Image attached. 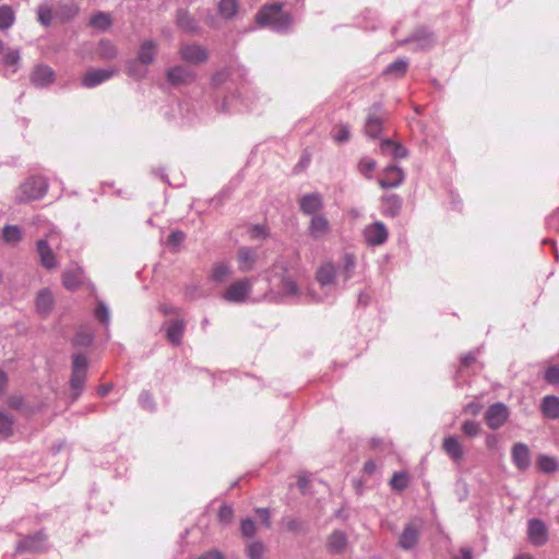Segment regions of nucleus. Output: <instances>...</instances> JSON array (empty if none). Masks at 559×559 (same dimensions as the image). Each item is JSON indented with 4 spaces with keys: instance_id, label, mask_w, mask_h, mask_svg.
I'll return each instance as SVG.
<instances>
[{
    "instance_id": "nucleus-45",
    "label": "nucleus",
    "mask_w": 559,
    "mask_h": 559,
    "mask_svg": "<svg viewBox=\"0 0 559 559\" xmlns=\"http://www.w3.org/2000/svg\"><path fill=\"white\" fill-rule=\"evenodd\" d=\"M95 318L105 325L109 324L110 312L109 308L104 301H98L94 311Z\"/></svg>"
},
{
    "instance_id": "nucleus-1",
    "label": "nucleus",
    "mask_w": 559,
    "mask_h": 559,
    "mask_svg": "<svg viewBox=\"0 0 559 559\" xmlns=\"http://www.w3.org/2000/svg\"><path fill=\"white\" fill-rule=\"evenodd\" d=\"M255 19L261 26H270L276 32L287 31L293 23L292 15L283 12L280 3L263 7Z\"/></svg>"
},
{
    "instance_id": "nucleus-53",
    "label": "nucleus",
    "mask_w": 559,
    "mask_h": 559,
    "mask_svg": "<svg viewBox=\"0 0 559 559\" xmlns=\"http://www.w3.org/2000/svg\"><path fill=\"white\" fill-rule=\"evenodd\" d=\"M240 531L242 536L251 538L255 535V523L251 519H243L240 523Z\"/></svg>"
},
{
    "instance_id": "nucleus-50",
    "label": "nucleus",
    "mask_w": 559,
    "mask_h": 559,
    "mask_svg": "<svg viewBox=\"0 0 559 559\" xmlns=\"http://www.w3.org/2000/svg\"><path fill=\"white\" fill-rule=\"evenodd\" d=\"M480 424L475 421V420H465L463 424H462V431L467 436V437H476L479 435L480 432Z\"/></svg>"
},
{
    "instance_id": "nucleus-16",
    "label": "nucleus",
    "mask_w": 559,
    "mask_h": 559,
    "mask_svg": "<svg viewBox=\"0 0 559 559\" xmlns=\"http://www.w3.org/2000/svg\"><path fill=\"white\" fill-rule=\"evenodd\" d=\"M418 540L419 525L415 522L407 523L400 536L399 546L404 550H412L416 547Z\"/></svg>"
},
{
    "instance_id": "nucleus-35",
    "label": "nucleus",
    "mask_w": 559,
    "mask_h": 559,
    "mask_svg": "<svg viewBox=\"0 0 559 559\" xmlns=\"http://www.w3.org/2000/svg\"><path fill=\"white\" fill-rule=\"evenodd\" d=\"M146 66L141 64V62L135 58L133 60H129L126 64L128 75L132 76L135 80H142L146 76L147 70Z\"/></svg>"
},
{
    "instance_id": "nucleus-24",
    "label": "nucleus",
    "mask_w": 559,
    "mask_h": 559,
    "mask_svg": "<svg viewBox=\"0 0 559 559\" xmlns=\"http://www.w3.org/2000/svg\"><path fill=\"white\" fill-rule=\"evenodd\" d=\"M55 298L50 289L43 288L37 293L35 306L38 313L47 316L53 307Z\"/></svg>"
},
{
    "instance_id": "nucleus-26",
    "label": "nucleus",
    "mask_w": 559,
    "mask_h": 559,
    "mask_svg": "<svg viewBox=\"0 0 559 559\" xmlns=\"http://www.w3.org/2000/svg\"><path fill=\"white\" fill-rule=\"evenodd\" d=\"M540 411L548 419L559 418V397L556 395H546L540 403Z\"/></svg>"
},
{
    "instance_id": "nucleus-39",
    "label": "nucleus",
    "mask_w": 559,
    "mask_h": 559,
    "mask_svg": "<svg viewBox=\"0 0 559 559\" xmlns=\"http://www.w3.org/2000/svg\"><path fill=\"white\" fill-rule=\"evenodd\" d=\"M94 335L93 332L88 329H82L76 332L72 340V344L76 347H86L90 346L93 342Z\"/></svg>"
},
{
    "instance_id": "nucleus-54",
    "label": "nucleus",
    "mask_w": 559,
    "mask_h": 559,
    "mask_svg": "<svg viewBox=\"0 0 559 559\" xmlns=\"http://www.w3.org/2000/svg\"><path fill=\"white\" fill-rule=\"evenodd\" d=\"M234 519V510L230 506L223 504L218 511V520L222 524L228 525Z\"/></svg>"
},
{
    "instance_id": "nucleus-57",
    "label": "nucleus",
    "mask_w": 559,
    "mask_h": 559,
    "mask_svg": "<svg viewBox=\"0 0 559 559\" xmlns=\"http://www.w3.org/2000/svg\"><path fill=\"white\" fill-rule=\"evenodd\" d=\"M20 61V51L16 49H8L3 56V63L7 67L16 66Z\"/></svg>"
},
{
    "instance_id": "nucleus-46",
    "label": "nucleus",
    "mask_w": 559,
    "mask_h": 559,
    "mask_svg": "<svg viewBox=\"0 0 559 559\" xmlns=\"http://www.w3.org/2000/svg\"><path fill=\"white\" fill-rule=\"evenodd\" d=\"M230 273V267L226 263H217L212 270V278L219 283L228 277Z\"/></svg>"
},
{
    "instance_id": "nucleus-38",
    "label": "nucleus",
    "mask_w": 559,
    "mask_h": 559,
    "mask_svg": "<svg viewBox=\"0 0 559 559\" xmlns=\"http://www.w3.org/2000/svg\"><path fill=\"white\" fill-rule=\"evenodd\" d=\"M15 22V13L10 5H0V31L10 28Z\"/></svg>"
},
{
    "instance_id": "nucleus-2",
    "label": "nucleus",
    "mask_w": 559,
    "mask_h": 559,
    "mask_svg": "<svg viewBox=\"0 0 559 559\" xmlns=\"http://www.w3.org/2000/svg\"><path fill=\"white\" fill-rule=\"evenodd\" d=\"M48 190V183L45 178L32 176L27 178L19 188L16 200L20 203L41 199Z\"/></svg>"
},
{
    "instance_id": "nucleus-44",
    "label": "nucleus",
    "mask_w": 559,
    "mask_h": 559,
    "mask_svg": "<svg viewBox=\"0 0 559 559\" xmlns=\"http://www.w3.org/2000/svg\"><path fill=\"white\" fill-rule=\"evenodd\" d=\"M356 265L355 257L352 253H345L343 257V276L344 282L348 281Z\"/></svg>"
},
{
    "instance_id": "nucleus-52",
    "label": "nucleus",
    "mask_w": 559,
    "mask_h": 559,
    "mask_svg": "<svg viewBox=\"0 0 559 559\" xmlns=\"http://www.w3.org/2000/svg\"><path fill=\"white\" fill-rule=\"evenodd\" d=\"M281 286L285 296H295L298 293V287L290 277H283L281 281Z\"/></svg>"
},
{
    "instance_id": "nucleus-6",
    "label": "nucleus",
    "mask_w": 559,
    "mask_h": 559,
    "mask_svg": "<svg viewBox=\"0 0 559 559\" xmlns=\"http://www.w3.org/2000/svg\"><path fill=\"white\" fill-rule=\"evenodd\" d=\"M509 417L510 409L502 402H497L490 405L484 415L487 426L492 430H497L502 427L508 421Z\"/></svg>"
},
{
    "instance_id": "nucleus-22",
    "label": "nucleus",
    "mask_w": 559,
    "mask_h": 559,
    "mask_svg": "<svg viewBox=\"0 0 559 559\" xmlns=\"http://www.w3.org/2000/svg\"><path fill=\"white\" fill-rule=\"evenodd\" d=\"M158 44L155 40H144L138 50L136 59L141 64L148 66L155 61Z\"/></svg>"
},
{
    "instance_id": "nucleus-32",
    "label": "nucleus",
    "mask_w": 559,
    "mask_h": 559,
    "mask_svg": "<svg viewBox=\"0 0 559 559\" xmlns=\"http://www.w3.org/2000/svg\"><path fill=\"white\" fill-rule=\"evenodd\" d=\"M239 10L238 0H219L217 4L218 14L225 20H231Z\"/></svg>"
},
{
    "instance_id": "nucleus-63",
    "label": "nucleus",
    "mask_w": 559,
    "mask_h": 559,
    "mask_svg": "<svg viewBox=\"0 0 559 559\" xmlns=\"http://www.w3.org/2000/svg\"><path fill=\"white\" fill-rule=\"evenodd\" d=\"M255 513L261 518L262 523L266 526H271V511L267 508H257Z\"/></svg>"
},
{
    "instance_id": "nucleus-61",
    "label": "nucleus",
    "mask_w": 559,
    "mask_h": 559,
    "mask_svg": "<svg viewBox=\"0 0 559 559\" xmlns=\"http://www.w3.org/2000/svg\"><path fill=\"white\" fill-rule=\"evenodd\" d=\"M249 234L252 239L265 238L267 236V231L264 225H254L250 227Z\"/></svg>"
},
{
    "instance_id": "nucleus-40",
    "label": "nucleus",
    "mask_w": 559,
    "mask_h": 559,
    "mask_svg": "<svg viewBox=\"0 0 559 559\" xmlns=\"http://www.w3.org/2000/svg\"><path fill=\"white\" fill-rule=\"evenodd\" d=\"M383 202L386 206V212L391 216H395L399 214L402 207V200L397 194H389L383 198Z\"/></svg>"
},
{
    "instance_id": "nucleus-60",
    "label": "nucleus",
    "mask_w": 559,
    "mask_h": 559,
    "mask_svg": "<svg viewBox=\"0 0 559 559\" xmlns=\"http://www.w3.org/2000/svg\"><path fill=\"white\" fill-rule=\"evenodd\" d=\"M286 528L293 533H301L305 531L304 523L297 519H288L285 523Z\"/></svg>"
},
{
    "instance_id": "nucleus-58",
    "label": "nucleus",
    "mask_w": 559,
    "mask_h": 559,
    "mask_svg": "<svg viewBox=\"0 0 559 559\" xmlns=\"http://www.w3.org/2000/svg\"><path fill=\"white\" fill-rule=\"evenodd\" d=\"M139 402H140V405L147 409V411H153L155 405H154V401H153V397L152 395L150 394V392L147 391H143L140 396H139Z\"/></svg>"
},
{
    "instance_id": "nucleus-4",
    "label": "nucleus",
    "mask_w": 559,
    "mask_h": 559,
    "mask_svg": "<svg viewBox=\"0 0 559 559\" xmlns=\"http://www.w3.org/2000/svg\"><path fill=\"white\" fill-rule=\"evenodd\" d=\"M180 59L189 64H202L207 61V49L198 43H181L179 45Z\"/></svg>"
},
{
    "instance_id": "nucleus-12",
    "label": "nucleus",
    "mask_w": 559,
    "mask_h": 559,
    "mask_svg": "<svg viewBox=\"0 0 559 559\" xmlns=\"http://www.w3.org/2000/svg\"><path fill=\"white\" fill-rule=\"evenodd\" d=\"M323 205V198L317 192L305 194L299 200V209L301 213L308 216L319 215Z\"/></svg>"
},
{
    "instance_id": "nucleus-14",
    "label": "nucleus",
    "mask_w": 559,
    "mask_h": 559,
    "mask_svg": "<svg viewBox=\"0 0 559 559\" xmlns=\"http://www.w3.org/2000/svg\"><path fill=\"white\" fill-rule=\"evenodd\" d=\"M46 546V535L41 532L21 539L16 546V552H40Z\"/></svg>"
},
{
    "instance_id": "nucleus-7",
    "label": "nucleus",
    "mask_w": 559,
    "mask_h": 559,
    "mask_svg": "<svg viewBox=\"0 0 559 559\" xmlns=\"http://www.w3.org/2000/svg\"><path fill=\"white\" fill-rule=\"evenodd\" d=\"M362 237L367 246L378 247L388 240L389 231L382 222L377 221L365 226Z\"/></svg>"
},
{
    "instance_id": "nucleus-19",
    "label": "nucleus",
    "mask_w": 559,
    "mask_h": 559,
    "mask_svg": "<svg viewBox=\"0 0 559 559\" xmlns=\"http://www.w3.org/2000/svg\"><path fill=\"white\" fill-rule=\"evenodd\" d=\"M164 328L167 340L174 346L180 345L186 330V322L182 319H171L164 323Z\"/></svg>"
},
{
    "instance_id": "nucleus-5",
    "label": "nucleus",
    "mask_w": 559,
    "mask_h": 559,
    "mask_svg": "<svg viewBox=\"0 0 559 559\" xmlns=\"http://www.w3.org/2000/svg\"><path fill=\"white\" fill-rule=\"evenodd\" d=\"M253 285V278H242L230 284L223 298L233 304H242L248 299Z\"/></svg>"
},
{
    "instance_id": "nucleus-23",
    "label": "nucleus",
    "mask_w": 559,
    "mask_h": 559,
    "mask_svg": "<svg viewBox=\"0 0 559 559\" xmlns=\"http://www.w3.org/2000/svg\"><path fill=\"white\" fill-rule=\"evenodd\" d=\"M442 448L444 452L454 461L460 462L464 457L462 443L455 436H449L443 439Z\"/></svg>"
},
{
    "instance_id": "nucleus-33",
    "label": "nucleus",
    "mask_w": 559,
    "mask_h": 559,
    "mask_svg": "<svg viewBox=\"0 0 559 559\" xmlns=\"http://www.w3.org/2000/svg\"><path fill=\"white\" fill-rule=\"evenodd\" d=\"M537 466L543 473L551 474L558 471L559 462L555 456L539 454L537 457Z\"/></svg>"
},
{
    "instance_id": "nucleus-34",
    "label": "nucleus",
    "mask_w": 559,
    "mask_h": 559,
    "mask_svg": "<svg viewBox=\"0 0 559 559\" xmlns=\"http://www.w3.org/2000/svg\"><path fill=\"white\" fill-rule=\"evenodd\" d=\"M2 239L5 243L16 245L22 239V230L16 225H5L2 229Z\"/></svg>"
},
{
    "instance_id": "nucleus-36",
    "label": "nucleus",
    "mask_w": 559,
    "mask_h": 559,
    "mask_svg": "<svg viewBox=\"0 0 559 559\" xmlns=\"http://www.w3.org/2000/svg\"><path fill=\"white\" fill-rule=\"evenodd\" d=\"M118 50L115 44L108 39H102L98 45V56L103 60H112L117 57Z\"/></svg>"
},
{
    "instance_id": "nucleus-28",
    "label": "nucleus",
    "mask_w": 559,
    "mask_h": 559,
    "mask_svg": "<svg viewBox=\"0 0 559 559\" xmlns=\"http://www.w3.org/2000/svg\"><path fill=\"white\" fill-rule=\"evenodd\" d=\"M82 269L75 266L73 269L66 270L62 274V284L69 290H74L82 284Z\"/></svg>"
},
{
    "instance_id": "nucleus-20",
    "label": "nucleus",
    "mask_w": 559,
    "mask_h": 559,
    "mask_svg": "<svg viewBox=\"0 0 559 559\" xmlns=\"http://www.w3.org/2000/svg\"><path fill=\"white\" fill-rule=\"evenodd\" d=\"M176 24L187 34H197L200 28L198 21L186 9H178L176 11Z\"/></svg>"
},
{
    "instance_id": "nucleus-56",
    "label": "nucleus",
    "mask_w": 559,
    "mask_h": 559,
    "mask_svg": "<svg viewBox=\"0 0 559 559\" xmlns=\"http://www.w3.org/2000/svg\"><path fill=\"white\" fill-rule=\"evenodd\" d=\"M230 72L228 69H222L215 72L212 76L211 83L213 86L218 87L224 84L229 78Z\"/></svg>"
},
{
    "instance_id": "nucleus-62",
    "label": "nucleus",
    "mask_w": 559,
    "mask_h": 559,
    "mask_svg": "<svg viewBox=\"0 0 559 559\" xmlns=\"http://www.w3.org/2000/svg\"><path fill=\"white\" fill-rule=\"evenodd\" d=\"M234 102H236V96H231L230 98H226L222 105V111L224 112H235L240 111L241 108L236 105H234Z\"/></svg>"
},
{
    "instance_id": "nucleus-21",
    "label": "nucleus",
    "mask_w": 559,
    "mask_h": 559,
    "mask_svg": "<svg viewBox=\"0 0 559 559\" xmlns=\"http://www.w3.org/2000/svg\"><path fill=\"white\" fill-rule=\"evenodd\" d=\"M53 80V70L50 67L43 64L37 66L31 75L32 83L37 87H45L51 84Z\"/></svg>"
},
{
    "instance_id": "nucleus-17",
    "label": "nucleus",
    "mask_w": 559,
    "mask_h": 559,
    "mask_svg": "<svg viewBox=\"0 0 559 559\" xmlns=\"http://www.w3.org/2000/svg\"><path fill=\"white\" fill-rule=\"evenodd\" d=\"M36 251L43 267L52 270L58 266L57 258L46 238L39 239L36 242Z\"/></svg>"
},
{
    "instance_id": "nucleus-29",
    "label": "nucleus",
    "mask_w": 559,
    "mask_h": 559,
    "mask_svg": "<svg viewBox=\"0 0 559 559\" xmlns=\"http://www.w3.org/2000/svg\"><path fill=\"white\" fill-rule=\"evenodd\" d=\"M380 150L383 154L392 155L394 158H405L408 155L406 147L391 140L381 141Z\"/></svg>"
},
{
    "instance_id": "nucleus-27",
    "label": "nucleus",
    "mask_w": 559,
    "mask_h": 559,
    "mask_svg": "<svg viewBox=\"0 0 559 559\" xmlns=\"http://www.w3.org/2000/svg\"><path fill=\"white\" fill-rule=\"evenodd\" d=\"M435 41L433 35L426 28H418L414 34L404 43H413L418 49H427L432 46Z\"/></svg>"
},
{
    "instance_id": "nucleus-41",
    "label": "nucleus",
    "mask_w": 559,
    "mask_h": 559,
    "mask_svg": "<svg viewBox=\"0 0 559 559\" xmlns=\"http://www.w3.org/2000/svg\"><path fill=\"white\" fill-rule=\"evenodd\" d=\"M407 68H408V62L407 60L405 59H399L392 63H390L384 73L385 74H392V75H395L396 78H401L403 76L406 71H407Z\"/></svg>"
},
{
    "instance_id": "nucleus-49",
    "label": "nucleus",
    "mask_w": 559,
    "mask_h": 559,
    "mask_svg": "<svg viewBox=\"0 0 559 559\" xmlns=\"http://www.w3.org/2000/svg\"><path fill=\"white\" fill-rule=\"evenodd\" d=\"M349 127L347 124H340L334 129L332 138L337 143H344L349 140Z\"/></svg>"
},
{
    "instance_id": "nucleus-11",
    "label": "nucleus",
    "mask_w": 559,
    "mask_h": 559,
    "mask_svg": "<svg viewBox=\"0 0 559 559\" xmlns=\"http://www.w3.org/2000/svg\"><path fill=\"white\" fill-rule=\"evenodd\" d=\"M382 108L380 104H374L368 112L365 133L370 138H377L382 130L383 117L381 115Z\"/></svg>"
},
{
    "instance_id": "nucleus-42",
    "label": "nucleus",
    "mask_w": 559,
    "mask_h": 559,
    "mask_svg": "<svg viewBox=\"0 0 559 559\" xmlns=\"http://www.w3.org/2000/svg\"><path fill=\"white\" fill-rule=\"evenodd\" d=\"M90 23L96 28L107 29L111 25V19L108 13L98 12L91 17Z\"/></svg>"
},
{
    "instance_id": "nucleus-55",
    "label": "nucleus",
    "mask_w": 559,
    "mask_h": 559,
    "mask_svg": "<svg viewBox=\"0 0 559 559\" xmlns=\"http://www.w3.org/2000/svg\"><path fill=\"white\" fill-rule=\"evenodd\" d=\"M358 167L362 175H365L367 178H371V173L376 168V162L372 158L364 157L359 162Z\"/></svg>"
},
{
    "instance_id": "nucleus-18",
    "label": "nucleus",
    "mask_w": 559,
    "mask_h": 559,
    "mask_svg": "<svg viewBox=\"0 0 559 559\" xmlns=\"http://www.w3.org/2000/svg\"><path fill=\"white\" fill-rule=\"evenodd\" d=\"M513 464L520 471H526L531 466V452L525 443L516 442L511 450Z\"/></svg>"
},
{
    "instance_id": "nucleus-8",
    "label": "nucleus",
    "mask_w": 559,
    "mask_h": 559,
    "mask_svg": "<svg viewBox=\"0 0 559 559\" xmlns=\"http://www.w3.org/2000/svg\"><path fill=\"white\" fill-rule=\"evenodd\" d=\"M166 78L168 83L174 86L187 85L195 80L197 73L186 66L178 64L167 70Z\"/></svg>"
},
{
    "instance_id": "nucleus-10",
    "label": "nucleus",
    "mask_w": 559,
    "mask_h": 559,
    "mask_svg": "<svg viewBox=\"0 0 559 559\" xmlns=\"http://www.w3.org/2000/svg\"><path fill=\"white\" fill-rule=\"evenodd\" d=\"M527 538L534 546H543L548 540V531L539 519H531L527 522Z\"/></svg>"
},
{
    "instance_id": "nucleus-59",
    "label": "nucleus",
    "mask_w": 559,
    "mask_h": 559,
    "mask_svg": "<svg viewBox=\"0 0 559 559\" xmlns=\"http://www.w3.org/2000/svg\"><path fill=\"white\" fill-rule=\"evenodd\" d=\"M545 380L548 383L558 384L559 383V367L558 366L549 367L545 372Z\"/></svg>"
},
{
    "instance_id": "nucleus-30",
    "label": "nucleus",
    "mask_w": 559,
    "mask_h": 559,
    "mask_svg": "<svg viewBox=\"0 0 559 559\" xmlns=\"http://www.w3.org/2000/svg\"><path fill=\"white\" fill-rule=\"evenodd\" d=\"M347 545V536L342 531H334L328 539V548L333 554L342 552Z\"/></svg>"
},
{
    "instance_id": "nucleus-13",
    "label": "nucleus",
    "mask_w": 559,
    "mask_h": 559,
    "mask_svg": "<svg viewBox=\"0 0 559 559\" xmlns=\"http://www.w3.org/2000/svg\"><path fill=\"white\" fill-rule=\"evenodd\" d=\"M308 234L314 240H320L331 233V225L329 219L323 215L311 216L308 225Z\"/></svg>"
},
{
    "instance_id": "nucleus-9",
    "label": "nucleus",
    "mask_w": 559,
    "mask_h": 559,
    "mask_svg": "<svg viewBox=\"0 0 559 559\" xmlns=\"http://www.w3.org/2000/svg\"><path fill=\"white\" fill-rule=\"evenodd\" d=\"M118 68L92 69L82 79V85L87 88L95 87L118 73Z\"/></svg>"
},
{
    "instance_id": "nucleus-25",
    "label": "nucleus",
    "mask_w": 559,
    "mask_h": 559,
    "mask_svg": "<svg viewBox=\"0 0 559 559\" xmlns=\"http://www.w3.org/2000/svg\"><path fill=\"white\" fill-rule=\"evenodd\" d=\"M258 259L255 250L249 247H241L238 250V266L242 272H249L253 269Z\"/></svg>"
},
{
    "instance_id": "nucleus-51",
    "label": "nucleus",
    "mask_w": 559,
    "mask_h": 559,
    "mask_svg": "<svg viewBox=\"0 0 559 559\" xmlns=\"http://www.w3.org/2000/svg\"><path fill=\"white\" fill-rule=\"evenodd\" d=\"M37 14H38V21L40 22V24H43L44 26L50 25L51 20H52V11H51L50 7H48L46 4L39 5L38 10H37Z\"/></svg>"
},
{
    "instance_id": "nucleus-31",
    "label": "nucleus",
    "mask_w": 559,
    "mask_h": 559,
    "mask_svg": "<svg viewBox=\"0 0 559 559\" xmlns=\"http://www.w3.org/2000/svg\"><path fill=\"white\" fill-rule=\"evenodd\" d=\"M317 280L322 287L333 284L335 280V266L333 263L328 262L321 265L317 272Z\"/></svg>"
},
{
    "instance_id": "nucleus-37",
    "label": "nucleus",
    "mask_w": 559,
    "mask_h": 559,
    "mask_svg": "<svg viewBox=\"0 0 559 559\" xmlns=\"http://www.w3.org/2000/svg\"><path fill=\"white\" fill-rule=\"evenodd\" d=\"M13 418L0 409V440H5L13 433Z\"/></svg>"
},
{
    "instance_id": "nucleus-43",
    "label": "nucleus",
    "mask_w": 559,
    "mask_h": 559,
    "mask_svg": "<svg viewBox=\"0 0 559 559\" xmlns=\"http://www.w3.org/2000/svg\"><path fill=\"white\" fill-rule=\"evenodd\" d=\"M265 547L262 542L255 540L247 546L249 559H263Z\"/></svg>"
},
{
    "instance_id": "nucleus-15",
    "label": "nucleus",
    "mask_w": 559,
    "mask_h": 559,
    "mask_svg": "<svg viewBox=\"0 0 559 559\" xmlns=\"http://www.w3.org/2000/svg\"><path fill=\"white\" fill-rule=\"evenodd\" d=\"M405 179L404 171L396 165H389L383 173V177L379 180V185L383 189L396 188L403 183Z\"/></svg>"
},
{
    "instance_id": "nucleus-48",
    "label": "nucleus",
    "mask_w": 559,
    "mask_h": 559,
    "mask_svg": "<svg viewBox=\"0 0 559 559\" xmlns=\"http://www.w3.org/2000/svg\"><path fill=\"white\" fill-rule=\"evenodd\" d=\"M78 12H79V7H78V4H75L73 2L61 3L59 5V14L63 19L70 20L73 16H75L78 14Z\"/></svg>"
},
{
    "instance_id": "nucleus-3",
    "label": "nucleus",
    "mask_w": 559,
    "mask_h": 559,
    "mask_svg": "<svg viewBox=\"0 0 559 559\" xmlns=\"http://www.w3.org/2000/svg\"><path fill=\"white\" fill-rule=\"evenodd\" d=\"M88 360L85 355L76 354L73 356L72 374L70 386L74 391V399L82 393L87 376Z\"/></svg>"
},
{
    "instance_id": "nucleus-64",
    "label": "nucleus",
    "mask_w": 559,
    "mask_h": 559,
    "mask_svg": "<svg viewBox=\"0 0 559 559\" xmlns=\"http://www.w3.org/2000/svg\"><path fill=\"white\" fill-rule=\"evenodd\" d=\"M185 240V234L182 231L176 230L169 235V242L177 246L180 245Z\"/></svg>"
},
{
    "instance_id": "nucleus-47",
    "label": "nucleus",
    "mask_w": 559,
    "mask_h": 559,
    "mask_svg": "<svg viewBox=\"0 0 559 559\" xmlns=\"http://www.w3.org/2000/svg\"><path fill=\"white\" fill-rule=\"evenodd\" d=\"M407 484H408V477L403 472L394 473L390 480L391 487L396 490L405 489L407 487Z\"/></svg>"
}]
</instances>
